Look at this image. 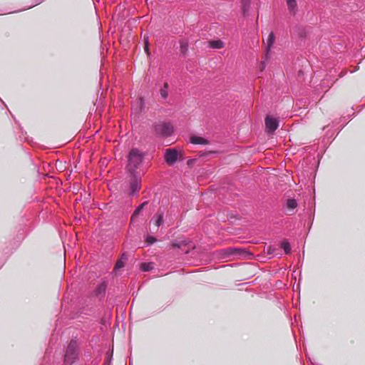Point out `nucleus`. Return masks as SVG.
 Masks as SVG:
<instances>
[{"instance_id": "f3484780", "label": "nucleus", "mask_w": 365, "mask_h": 365, "mask_svg": "<svg viewBox=\"0 0 365 365\" xmlns=\"http://www.w3.org/2000/svg\"><path fill=\"white\" fill-rule=\"evenodd\" d=\"M250 0H242V6L244 14H246L250 9Z\"/></svg>"}, {"instance_id": "423d86ee", "label": "nucleus", "mask_w": 365, "mask_h": 365, "mask_svg": "<svg viewBox=\"0 0 365 365\" xmlns=\"http://www.w3.org/2000/svg\"><path fill=\"white\" fill-rule=\"evenodd\" d=\"M274 41V35L273 32H270L267 40H266V55L265 59L262 62V70L264 69L266 66V61L269 58V53L270 51L271 47L272 46Z\"/></svg>"}, {"instance_id": "393cba45", "label": "nucleus", "mask_w": 365, "mask_h": 365, "mask_svg": "<svg viewBox=\"0 0 365 365\" xmlns=\"http://www.w3.org/2000/svg\"><path fill=\"white\" fill-rule=\"evenodd\" d=\"M1 104H4V106H6L2 100H1Z\"/></svg>"}, {"instance_id": "0eeeda50", "label": "nucleus", "mask_w": 365, "mask_h": 365, "mask_svg": "<svg viewBox=\"0 0 365 365\" xmlns=\"http://www.w3.org/2000/svg\"><path fill=\"white\" fill-rule=\"evenodd\" d=\"M278 125H279V123H278L277 119L269 117V116L266 117L265 126H266L267 131L268 133H272L274 132L277 129Z\"/></svg>"}, {"instance_id": "39448f33", "label": "nucleus", "mask_w": 365, "mask_h": 365, "mask_svg": "<svg viewBox=\"0 0 365 365\" xmlns=\"http://www.w3.org/2000/svg\"><path fill=\"white\" fill-rule=\"evenodd\" d=\"M178 152L173 148L167 149L165 152V160L168 165H173L178 160Z\"/></svg>"}, {"instance_id": "f257e3e1", "label": "nucleus", "mask_w": 365, "mask_h": 365, "mask_svg": "<svg viewBox=\"0 0 365 365\" xmlns=\"http://www.w3.org/2000/svg\"><path fill=\"white\" fill-rule=\"evenodd\" d=\"M144 154L137 148H133L128 155L127 169L130 174H136L135 170L142 163Z\"/></svg>"}, {"instance_id": "4be33fe9", "label": "nucleus", "mask_w": 365, "mask_h": 365, "mask_svg": "<svg viewBox=\"0 0 365 365\" xmlns=\"http://www.w3.org/2000/svg\"><path fill=\"white\" fill-rule=\"evenodd\" d=\"M275 251V248L271 247V246H269L267 248V252L268 255H272Z\"/></svg>"}, {"instance_id": "4468645a", "label": "nucleus", "mask_w": 365, "mask_h": 365, "mask_svg": "<svg viewBox=\"0 0 365 365\" xmlns=\"http://www.w3.org/2000/svg\"><path fill=\"white\" fill-rule=\"evenodd\" d=\"M210 47L212 48H221L224 46V43L221 40H216L210 42Z\"/></svg>"}, {"instance_id": "9b49d317", "label": "nucleus", "mask_w": 365, "mask_h": 365, "mask_svg": "<svg viewBox=\"0 0 365 365\" xmlns=\"http://www.w3.org/2000/svg\"><path fill=\"white\" fill-rule=\"evenodd\" d=\"M147 202H143L142 204H140L135 210V211L133 212L132 216H131V221L133 222L135 220V218L138 217V215L140 214V212L142 211V210L143 209L145 205L146 204Z\"/></svg>"}, {"instance_id": "9d476101", "label": "nucleus", "mask_w": 365, "mask_h": 365, "mask_svg": "<svg viewBox=\"0 0 365 365\" xmlns=\"http://www.w3.org/2000/svg\"><path fill=\"white\" fill-rule=\"evenodd\" d=\"M128 259V257L125 254H123L121 257L118 262L115 263L114 267V272H117L118 269L124 267L125 262Z\"/></svg>"}, {"instance_id": "f8f14e48", "label": "nucleus", "mask_w": 365, "mask_h": 365, "mask_svg": "<svg viewBox=\"0 0 365 365\" xmlns=\"http://www.w3.org/2000/svg\"><path fill=\"white\" fill-rule=\"evenodd\" d=\"M286 2H287L289 10L292 13H295L296 10H297L296 0H286Z\"/></svg>"}, {"instance_id": "412c9836", "label": "nucleus", "mask_w": 365, "mask_h": 365, "mask_svg": "<svg viewBox=\"0 0 365 365\" xmlns=\"http://www.w3.org/2000/svg\"><path fill=\"white\" fill-rule=\"evenodd\" d=\"M106 289V286L104 284H101L98 288V290L96 291V294H98L103 292H104Z\"/></svg>"}, {"instance_id": "a211bd4d", "label": "nucleus", "mask_w": 365, "mask_h": 365, "mask_svg": "<svg viewBox=\"0 0 365 365\" xmlns=\"http://www.w3.org/2000/svg\"><path fill=\"white\" fill-rule=\"evenodd\" d=\"M188 43L186 41H180V51L182 53H185L187 51Z\"/></svg>"}, {"instance_id": "b1692460", "label": "nucleus", "mask_w": 365, "mask_h": 365, "mask_svg": "<svg viewBox=\"0 0 365 365\" xmlns=\"http://www.w3.org/2000/svg\"><path fill=\"white\" fill-rule=\"evenodd\" d=\"M173 246L179 247L180 244L177 243L176 242H173Z\"/></svg>"}, {"instance_id": "aec40b11", "label": "nucleus", "mask_w": 365, "mask_h": 365, "mask_svg": "<svg viewBox=\"0 0 365 365\" xmlns=\"http://www.w3.org/2000/svg\"><path fill=\"white\" fill-rule=\"evenodd\" d=\"M156 241V239L152 236H147L146 237V242L148 245H152Z\"/></svg>"}, {"instance_id": "6e6552de", "label": "nucleus", "mask_w": 365, "mask_h": 365, "mask_svg": "<svg viewBox=\"0 0 365 365\" xmlns=\"http://www.w3.org/2000/svg\"><path fill=\"white\" fill-rule=\"evenodd\" d=\"M190 142L196 145H206L208 143L206 139L200 136H192L190 138Z\"/></svg>"}, {"instance_id": "dca6fc26", "label": "nucleus", "mask_w": 365, "mask_h": 365, "mask_svg": "<svg viewBox=\"0 0 365 365\" xmlns=\"http://www.w3.org/2000/svg\"><path fill=\"white\" fill-rule=\"evenodd\" d=\"M281 247L284 250L285 254H289L291 251V246L287 240L281 242Z\"/></svg>"}, {"instance_id": "6ab92c4d", "label": "nucleus", "mask_w": 365, "mask_h": 365, "mask_svg": "<svg viewBox=\"0 0 365 365\" xmlns=\"http://www.w3.org/2000/svg\"><path fill=\"white\" fill-rule=\"evenodd\" d=\"M152 268L150 263H143L141 264V269L143 271H148Z\"/></svg>"}, {"instance_id": "f03ea898", "label": "nucleus", "mask_w": 365, "mask_h": 365, "mask_svg": "<svg viewBox=\"0 0 365 365\" xmlns=\"http://www.w3.org/2000/svg\"><path fill=\"white\" fill-rule=\"evenodd\" d=\"M78 344L76 340H71L68 344L64 355V362L67 365H71L78 359Z\"/></svg>"}, {"instance_id": "2eb2a0df", "label": "nucleus", "mask_w": 365, "mask_h": 365, "mask_svg": "<svg viewBox=\"0 0 365 365\" xmlns=\"http://www.w3.org/2000/svg\"><path fill=\"white\" fill-rule=\"evenodd\" d=\"M297 202L295 199H289L287 201L286 206L289 210H293L297 207Z\"/></svg>"}, {"instance_id": "7ed1b4c3", "label": "nucleus", "mask_w": 365, "mask_h": 365, "mask_svg": "<svg viewBox=\"0 0 365 365\" xmlns=\"http://www.w3.org/2000/svg\"><path fill=\"white\" fill-rule=\"evenodd\" d=\"M157 135L161 138H168L173 133V126L170 123H159L154 126Z\"/></svg>"}, {"instance_id": "ddd939ff", "label": "nucleus", "mask_w": 365, "mask_h": 365, "mask_svg": "<svg viewBox=\"0 0 365 365\" xmlns=\"http://www.w3.org/2000/svg\"><path fill=\"white\" fill-rule=\"evenodd\" d=\"M160 96L164 99H166L168 98V83H165L163 85V87L160 88Z\"/></svg>"}, {"instance_id": "5701e85b", "label": "nucleus", "mask_w": 365, "mask_h": 365, "mask_svg": "<svg viewBox=\"0 0 365 365\" xmlns=\"http://www.w3.org/2000/svg\"><path fill=\"white\" fill-rule=\"evenodd\" d=\"M145 51L148 53V45L147 41L145 42Z\"/></svg>"}, {"instance_id": "20e7f679", "label": "nucleus", "mask_w": 365, "mask_h": 365, "mask_svg": "<svg viewBox=\"0 0 365 365\" xmlns=\"http://www.w3.org/2000/svg\"><path fill=\"white\" fill-rule=\"evenodd\" d=\"M132 176V180L130 183V195H135L138 194L140 189V178L136 174H130Z\"/></svg>"}, {"instance_id": "1a4fd4ad", "label": "nucleus", "mask_w": 365, "mask_h": 365, "mask_svg": "<svg viewBox=\"0 0 365 365\" xmlns=\"http://www.w3.org/2000/svg\"><path fill=\"white\" fill-rule=\"evenodd\" d=\"M163 212H158L153 217L152 221H154L155 225L158 227L163 224Z\"/></svg>"}]
</instances>
